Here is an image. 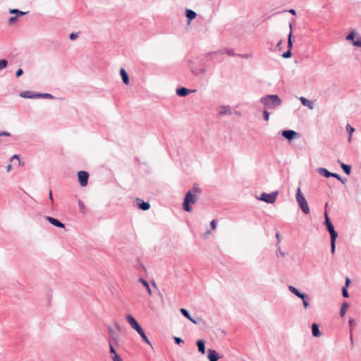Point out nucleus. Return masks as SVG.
<instances>
[{
    "label": "nucleus",
    "instance_id": "e433bc0d",
    "mask_svg": "<svg viewBox=\"0 0 361 361\" xmlns=\"http://www.w3.org/2000/svg\"><path fill=\"white\" fill-rule=\"evenodd\" d=\"M108 332L109 334V337H112L118 334V333L116 332L111 326H108Z\"/></svg>",
    "mask_w": 361,
    "mask_h": 361
},
{
    "label": "nucleus",
    "instance_id": "a211bd4d",
    "mask_svg": "<svg viewBox=\"0 0 361 361\" xmlns=\"http://www.w3.org/2000/svg\"><path fill=\"white\" fill-rule=\"evenodd\" d=\"M185 16L188 18L189 24L192 20L196 18L197 13L194 11L187 8L185 10Z\"/></svg>",
    "mask_w": 361,
    "mask_h": 361
},
{
    "label": "nucleus",
    "instance_id": "603ef678",
    "mask_svg": "<svg viewBox=\"0 0 361 361\" xmlns=\"http://www.w3.org/2000/svg\"><path fill=\"white\" fill-rule=\"evenodd\" d=\"M331 177L336 178L338 180H341V176L339 174H338V173H333V176H331Z\"/></svg>",
    "mask_w": 361,
    "mask_h": 361
},
{
    "label": "nucleus",
    "instance_id": "dca6fc26",
    "mask_svg": "<svg viewBox=\"0 0 361 361\" xmlns=\"http://www.w3.org/2000/svg\"><path fill=\"white\" fill-rule=\"evenodd\" d=\"M300 100L302 103V104L305 106L308 107L310 109H313L314 107V102L307 99V98L304 97H300Z\"/></svg>",
    "mask_w": 361,
    "mask_h": 361
},
{
    "label": "nucleus",
    "instance_id": "a878e982",
    "mask_svg": "<svg viewBox=\"0 0 361 361\" xmlns=\"http://www.w3.org/2000/svg\"><path fill=\"white\" fill-rule=\"evenodd\" d=\"M119 343V334L114 336L112 337H109V344L112 343V345H118Z\"/></svg>",
    "mask_w": 361,
    "mask_h": 361
},
{
    "label": "nucleus",
    "instance_id": "9b49d317",
    "mask_svg": "<svg viewBox=\"0 0 361 361\" xmlns=\"http://www.w3.org/2000/svg\"><path fill=\"white\" fill-rule=\"evenodd\" d=\"M281 134L287 140H292L296 137L298 133L293 130H285L282 131Z\"/></svg>",
    "mask_w": 361,
    "mask_h": 361
},
{
    "label": "nucleus",
    "instance_id": "4d7b16f0",
    "mask_svg": "<svg viewBox=\"0 0 361 361\" xmlns=\"http://www.w3.org/2000/svg\"><path fill=\"white\" fill-rule=\"evenodd\" d=\"M176 92L177 95H178L179 97H180V93H181V91H180V86L177 87Z\"/></svg>",
    "mask_w": 361,
    "mask_h": 361
},
{
    "label": "nucleus",
    "instance_id": "0e129e2a",
    "mask_svg": "<svg viewBox=\"0 0 361 361\" xmlns=\"http://www.w3.org/2000/svg\"><path fill=\"white\" fill-rule=\"evenodd\" d=\"M49 198L51 201H53V195H52V192H51V190L49 191Z\"/></svg>",
    "mask_w": 361,
    "mask_h": 361
},
{
    "label": "nucleus",
    "instance_id": "774afa93",
    "mask_svg": "<svg viewBox=\"0 0 361 361\" xmlns=\"http://www.w3.org/2000/svg\"><path fill=\"white\" fill-rule=\"evenodd\" d=\"M282 43V40H280L278 44H276L277 47H279Z\"/></svg>",
    "mask_w": 361,
    "mask_h": 361
},
{
    "label": "nucleus",
    "instance_id": "2eb2a0df",
    "mask_svg": "<svg viewBox=\"0 0 361 361\" xmlns=\"http://www.w3.org/2000/svg\"><path fill=\"white\" fill-rule=\"evenodd\" d=\"M19 95L23 98L37 99V93H35L32 91H24L20 92Z\"/></svg>",
    "mask_w": 361,
    "mask_h": 361
},
{
    "label": "nucleus",
    "instance_id": "bb28decb",
    "mask_svg": "<svg viewBox=\"0 0 361 361\" xmlns=\"http://www.w3.org/2000/svg\"><path fill=\"white\" fill-rule=\"evenodd\" d=\"M37 98L53 99L54 97L49 93H37Z\"/></svg>",
    "mask_w": 361,
    "mask_h": 361
},
{
    "label": "nucleus",
    "instance_id": "8fccbe9b",
    "mask_svg": "<svg viewBox=\"0 0 361 361\" xmlns=\"http://www.w3.org/2000/svg\"><path fill=\"white\" fill-rule=\"evenodd\" d=\"M276 238L277 239L276 246H279V244H280V242H281V239L280 234L279 233H276Z\"/></svg>",
    "mask_w": 361,
    "mask_h": 361
},
{
    "label": "nucleus",
    "instance_id": "f704fd0d",
    "mask_svg": "<svg viewBox=\"0 0 361 361\" xmlns=\"http://www.w3.org/2000/svg\"><path fill=\"white\" fill-rule=\"evenodd\" d=\"M336 238H331V252L334 254L336 250Z\"/></svg>",
    "mask_w": 361,
    "mask_h": 361
},
{
    "label": "nucleus",
    "instance_id": "79ce46f5",
    "mask_svg": "<svg viewBox=\"0 0 361 361\" xmlns=\"http://www.w3.org/2000/svg\"><path fill=\"white\" fill-rule=\"evenodd\" d=\"M109 352L111 353V354H114V355H118L116 352V350L114 347V345H112V343L111 344H109Z\"/></svg>",
    "mask_w": 361,
    "mask_h": 361
},
{
    "label": "nucleus",
    "instance_id": "c9c22d12",
    "mask_svg": "<svg viewBox=\"0 0 361 361\" xmlns=\"http://www.w3.org/2000/svg\"><path fill=\"white\" fill-rule=\"evenodd\" d=\"M8 65V61L6 59L0 60V71L6 68Z\"/></svg>",
    "mask_w": 361,
    "mask_h": 361
},
{
    "label": "nucleus",
    "instance_id": "cd10ccee",
    "mask_svg": "<svg viewBox=\"0 0 361 361\" xmlns=\"http://www.w3.org/2000/svg\"><path fill=\"white\" fill-rule=\"evenodd\" d=\"M138 281L140 283H141L146 288L148 293L149 295H152V291H151V289H150V287H149V285L148 282L147 281H145V279H142V278L138 280Z\"/></svg>",
    "mask_w": 361,
    "mask_h": 361
},
{
    "label": "nucleus",
    "instance_id": "0eeeda50",
    "mask_svg": "<svg viewBox=\"0 0 361 361\" xmlns=\"http://www.w3.org/2000/svg\"><path fill=\"white\" fill-rule=\"evenodd\" d=\"M78 181L81 186L85 187L87 185L89 173L85 171L78 172Z\"/></svg>",
    "mask_w": 361,
    "mask_h": 361
},
{
    "label": "nucleus",
    "instance_id": "37998d69",
    "mask_svg": "<svg viewBox=\"0 0 361 361\" xmlns=\"http://www.w3.org/2000/svg\"><path fill=\"white\" fill-rule=\"evenodd\" d=\"M78 34H79V32H72V33H71L69 37L71 40H74L78 37Z\"/></svg>",
    "mask_w": 361,
    "mask_h": 361
},
{
    "label": "nucleus",
    "instance_id": "6e6d98bb",
    "mask_svg": "<svg viewBox=\"0 0 361 361\" xmlns=\"http://www.w3.org/2000/svg\"><path fill=\"white\" fill-rule=\"evenodd\" d=\"M210 226L212 227V229H214L216 228V222L214 220H212L211 222H210Z\"/></svg>",
    "mask_w": 361,
    "mask_h": 361
},
{
    "label": "nucleus",
    "instance_id": "de8ad7c7",
    "mask_svg": "<svg viewBox=\"0 0 361 361\" xmlns=\"http://www.w3.org/2000/svg\"><path fill=\"white\" fill-rule=\"evenodd\" d=\"M23 74V71L22 68H19L17 70L16 73V76L17 78L21 76Z\"/></svg>",
    "mask_w": 361,
    "mask_h": 361
},
{
    "label": "nucleus",
    "instance_id": "3c124183",
    "mask_svg": "<svg viewBox=\"0 0 361 361\" xmlns=\"http://www.w3.org/2000/svg\"><path fill=\"white\" fill-rule=\"evenodd\" d=\"M350 283V279L348 277H347V278L345 279V286H344V287L348 288V287L349 286Z\"/></svg>",
    "mask_w": 361,
    "mask_h": 361
},
{
    "label": "nucleus",
    "instance_id": "4c0bfd02",
    "mask_svg": "<svg viewBox=\"0 0 361 361\" xmlns=\"http://www.w3.org/2000/svg\"><path fill=\"white\" fill-rule=\"evenodd\" d=\"M18 20V18L17 16H13V17H11L8 18V23L9 25H13L14 23H16Z\"/></svg>",
    "mask_w": 361,
    "mask_h": 361
},
{
    "label": "nucleus",
    "instance_id": "39448f33",
    "mask_svg": "<svg viewBox=\"0 0 361 361\" xmlns=\"http://www.w3.org/2000/svg\"><path fill=\"white\" fill-rule=\"evenodd\" d=\"M278 196V192H272L269 194L262 192L260 197L258 198L261 201H264L269 204H273L275 202Z\"/></svg>",
    "mask_w": 361,
    "mask_h": 361
},
{
    "label": "nucleus",
    "instance_id": "9d476101",
    "mask_svg": "<svg viewBox=\"0 0 361 361\" xmlns=\"http://www.w3.org/2000/svg\"><path fill=\"white\" fill-rule=\"evenodd\" d=\"M207 353V357L209 361H218L221 357L219 353L214 349H208Z\"/></svg>",
    "mask_w": 361,
    "mask_h": 361
},
{
    "label": "nucleus",
    "instance_id": "5701e85b",
    "mask_svg": "<svg viewBox=\"0 0 361 361\" xmlns=\"http://www.w3.org/2000/svg\"><path fill=\"white\" fill-rule=\"evenodd\" d=\"M140 336H141V338H142V341L146 343L147 344L149 345L150 346H152V344H151V342L149 341V340L148 339L147 336H146L144 330L141 328L139 331H137Z\"/></svg>",
    "mask_w": 361,
    "mask_h": 361
},
{
    "label": "nucleus",
    "instance_id": "2f4dec72",
    "mask_svg": "<svg viewBox=\"0 0 361 361\" xmlns=\"http://www.w3.org/2000/svg\"><path fill=\"white\" fill-rule=\"evenodd\" d=\"M195 90L188 89L186 87H182V97H185L188 95L190 93L195 92Z\"/></svg>",
    "mask_w": 361,
    "mask_h": 361
},
{
    "label": "nucleus",
    "instance_id": "49530a36",
    "mask_svg": "<svg viewBox=\"0 0 361 361\" xmlns=\"http://www.w3.org/2000/svg\"><path fill=\"white\" fill-rule=\"evenodd\" d=\"M113 361H123L122 358L118 355H116L112 357Z\"/></svg>",
    "mask_w": 361,
    "mask_h": 361
},
{
    "label": "nucleus",
    "instance_id": "c03bdc74",
    "mask_svg": "<svg viewBox=\"0 0 361 361\" xmlns=\"http://www.w3.org/2000/svg\"><path fill=\"white\" fill-rule=\"evenodd\" d=\"M302 300V303H303V306L306 309L309 307V302H308V300L307 299V298H301Z\"/></svg>",
    "mask_w": 361,
    "mask_h": 361
},
{
    "label": "nucleus",
    "instance_id": "c756f323",
    "mask_svg": "<svg viewBox=\"0 0 361 361\" xmlns=\"http://www.w3.org/2000/svg\"><path fill=\"white\" fill-rule=\"evenodd\" d=\"M219 52L221 54H227L228 56H235V55L234 53V51L233 49H227V48L223 49L220 50Z\"/></svg>",
    "mask_w": 361,
    "mask_h": 361
},
{
    "label": "nucleus",
    "instance_id": "09e8293b",
    "mask_svg": "<svg viewBox=\"0 0 361 361\" xmlns=\"http://www.w3.org/2000/svg\"><path fill=\"white\" fill-rule=\"evenodd\" d=\"M1 136L9 137L11 136V134L7 131H0V137Z\"/></svg>",
    "mask_w": 361,
    "mask_h": 361
},
{
    "label": "nucleus",
    "instance_id": "4468645a",
    "mask_svg": "<svg viewBox=\"0 0 361 361\" xmlns=\"http://www.w3.org/2000/svg\"><path fill=\"white\" fill-rule=\"evenodd\" d=\"M219 116H223L225 115H231L232 114L231 107L229 106H221L219 107Z\"/></svg>",
    "mask_w": 361,
    "mask_h": 361
},
{
    "label": "nucleus",
    "instance_id": "a19ab883",
    "mask_svg": "<svg viewBox=\"0 0 361 361\" xmlns=\"http://www.w3.org/2000/svg\"><path fill=\"white\" fill-rule=\"evenodd\" d=\"M263 116H264V119L265 121H269V113L267 111V109H264L263 111Z\"/></svg>",
    "mask_w": 361,
    "mask_h": 361
},
{
    "label": "nucleus",
    "instance_id": "c85d7f7f",
    "mask_svg": "<svg viewBox=\"0 0 361 361\" xmlns=\"http://www.w3.org/2000/svg\"><path fill=\"white\" fill-rule=\"evenodd\" d=\"M348 307V304L347 302H343L342 304L341 310H340V315L341 317L345 316Z\"/></svg>",
    "mask_w": 361,
    "mask_h": 361
},
{
    "label": "nucleus",
    "instance_id": "ddd939ff",
    "mask_svg": "<svg viewBox=\"0 0 361 361\" xmlns=\"http://www.w3.org/2000/svg\"><path fill=\"white\" fill-rule=\"evenodd\" d=\"M45 219L50 224H51L52 225H54V226H55L56 227H59V228H64L65 227V225L63 223H61L60 221H59L58 219H56L55 218L47 216L45 217Z\"/></svg>",
    "mask_w": 361,
    "mask_h": 361
},
{
    "label": "nucleus",
    "instance_id": "338daca9",
    "mask_svg": "<svg viewBox=\"0 0 361 361\" xmlns=\"http://www.w3.org/2000/svg\"><path fill=\"white\" fill-rule=\"evenodd\" d=\"M350 342L353 344V335H352V329H350Z\"/></svg>",
    "mask_w": 361,
    "mask_h": 361
},
{
    "label": "nucleus",
    "instance_id": "f3484780",
    "mask_svg": "<svg viewBox=\"0 0 361 361\" xmlns=\"http://www.w3.org/2000/svg\"><path fill=\"white\" fill-rule=\"evenodd\" d=\"M288 290L290 292L300 298H307V295L305 293H300L295 287L293 286H289Z\"/></svg>",
    "mask_w": 361,
    "mask_h": 361
},
{
    "label": "nucleus",
    "instance_id": "a18cd8bd",
    "mask_svg": "<svg viewBox=\"0 0 361 361\" xmlns=\"http://www.w3.org/2000/svg\"><path fill=\"white\" fill-rule=\"evenodd\" d=\"M346 129L348 130V132L351 135L354 131H355V129L354 128H353L352 126H350V124H348L347 126H346Z\"/></svg>",
    "mask_w": 361,
    "mask_h": 361
},
{
    "label": "nucleus",
    "instance_id": "680f3d73",
    "mask_svg": "<svg viewBox=\"0 0 361 361\" xmlns=\"http://www.w3.org/2000/svg\"><path fill=\"white\" fill-rule=\"evenodd\" d=\"M20 158V156L18 155V154H14L13 157H11V161H12L13 159H19Z\"/></svg>",
    "mask_w": 361,
    "mask_h": 361
},
{
    "label": "nucleus",
    "instance_id": "423d86ee",
    "mask_svg": "<svg viewBox=\"0 0 361 361\" xmlns=\"http://www.w3.org/2000/svg\"><path fill=\"white\" fill-rule=\"evenodd\" d=\"M325 224L326 226V229L329 231L330 234L331 238H337L338 233L335 231L333 224L331 223L328 214L326 212H325Z\"/></svg>",
    "mask_w": 361,
    "mask_h": 361
},
{
    "label": "nucleus",
    "instance_id": "ea45409f",
    "mask_svg": "<svg viewBox=\"0 0 361 361\" xmlns=\"http://www.w3.org/2000/svg\"><path fill=\"white\" fill-rule=\"evenodd\" d=\"M347 288H348L344 287V286L342 288V294H343V296L344 298H348L349 297V294H348Z\"/></svg>",
    "mask_w": 361,
    "mask_h": 361
},
{
    "label": "nucleus",
    "instance_id": "052dcab7",
    "mask_svg": "<svg viewBox=\"0 0 361 361\" xmlns=\"http://www.w3.org/2000/svg\"><path fill=\"white\" fill-rule=\"evenodd\" d=\"M11 169H12V165H11V164H8V165L6 166V171H7V172H9Z\"/></svg>",
    "mask_w": 361,
    "mask_h": 361
},
{
    "label": "nucleus",
    "instance_id": "5fc2aeb1",
    "mask_svg": "<svg viewBox=\"0 0 361 361\" xmlns=\"http://www.w3.org/2000/svg\"><path fill=\"white\" fill-rule=\"evenodd\" d=\"M174 340L176 344L180 345V337H174Z\"/></svg>",
    "mask_w": 361,
    "mask_h": 361
},
{
    "label": "nucleus",
    "instance_id": "13d9d810",
    "mask_svg": "<svg viewBox=\"0 0 361 361\" xmlns=\"http://www.w3.org/2000/svg\"><path fill=\"white\" fill-rule=\"evenodd\" d=\"M115 327H116V329L117 330V332L119 334V332L121 331V329H120L119 324L118 323H116V322L115 323Z\"/></svg>",
    "mask_w": 361,
    "mask_h": 361
},
{
    "label": "nucleus",
    "instance_id": "6ab92c4d",
    "mask_svg": "<svg viewBox=\"0 0 361 361\" xmlns=\"http://www.w3.org/2000/svg\"><path fill=\"white\" fill-rule=\"evenodd\" d=\"M120 74L122 78L123 82L126 85H128L130 82L129 77L124 68H121L120 71Z\"/></svg>",
    "mask_w": 361,
    "mask_h": 361
},
{
    "label": "nucleus",
    "instance_id": "6e6552de",
    "mask_svg": "<svg viewBox=\"0 0 361 361\" xmlns=\"http://www.w3.org/2000/svg\"><path fill=\"white\" fill-rule=\"evenodd\" d=\"M126 319L128 323L131 326V328L135 330L136 331H139L142 328L133 315L127 314L126 316Z\"/></svg>",
    "mask_w": 361,
    "mask_h": 361
},
{
    "label": "nucleus",
    "instance_id": "b1692460",
    "mask_svg": "<svg viewBox=\"0 0 361 361\" xmlns=\"http://www.w3.org/2000/svg\"><path fill=\"white\" fill-rule=\"evenodd\" d=\"M290 27V32L288 34V49L291 50V48L293 47V42H292V23L289 24Z\"/></svg>",
    "mask_w": 361,
    "mask_h": 361
},
{
    "label": "nucleus",
    "instance_id": "393cba45",
    "mask_svg": "<svg viewBox=\"0 0 361 361\" xmlns=\"http://www.w3.org/2000/svg\"><path fill=\"white\" fill-rule=\"evenodd\" d=\"M9 13L11 14H16L17 16V18L20 17V16H24L27 13L26 12H23V11H21L17 8H12V9H10L9 10Z\"/></svg>",
    "mask_w": 361,
    "mask_h": 361
},
{
    "label": "nucleus",
    "instance_id": "4be33fe9",
    "mask_svg": "<svg viewBox=\"0 0 361 361\" xmlns=\"http://www.w3.org/2000/svg\"><path fill=\"white\" fill-rule=\"evenodd\" d=\"M318 172L321 175V176H323L326 178H329L331 177V176H333V173L329 171L326 169L325 168H319L318 169Z\"/></svg>",
    "mask_w": 361,
    "mask_h": 361
},
{
    "label": "nucleus",
    "instance_id": "20e7f679",
    "mask_svg": "<svg viewBox=\"0 0 361 361\" xmlns=\"http://www.w3.org/2000/svg\"><path fill=\"white\" fill-rule=\"evenodd\" d=\"M191 71L195 74H202L205 73L206 71V66L204 63H202L200 60L196 59L195 61H191Z\"/></svg>",
    "mask_w": 361,
    "mask_h": 361
},
{
    "label": "nucleus",
    "instance_id": "e2e57ef3",
    "mask_svg": "<svg viewBox=\"0 0 361 361\" xmlns=\"http://www.w3.org/2000/svg\"><path fill=\"white\" fill-rule=\"evenodd\" d=\"M288 12L293 15H295L296 14V11L294 10V9H290L288 11Z\"/></svg>",
    "mask_w": 361,
    "mask_h": 361
},
{
    "label": "nucleus",
    "instance_id": "aec40b11",
    "mask_svg": "<svg viewBox=\"0 0 361 361\" xmlns=\"http://www.w3.org/2000/svg\"><path fill=\"white\" fill-rule=\"evenodd\" d=\"M312 332L314 337H319L322 335L319 329V325L316 323H314L312 325Z\"/></svg>",
    "mask_w": 361,
    "mask_h": 361
},
{
    "label": "nucleus",
    "instance_id": "7c9ffc66",
    "mask_svg": "<svg viewBox=\"0 0 361 361\" xmlns=\"http://www.w3.org/2000/svg\"><path fill=\"white\" fill-rule=\"evenodd\" d=\"M341 167L347 175H349L350 173L351 166L350 165L341 163Z\"/></svg>",
    "mask_w": 361,
    "mask_h": 361
},
{
    "label": "nucleus",
    "instance_id": "58836bf2",
    "mask_svg": "<svg viewBox=\"0 0 361 361\" xmlns=\"http://www.w3.org/2000/svg\"><path fill=\"white\" fill-rule=\"evenodd\" d=\"M291 50L290 49H288L286 51H285L283 54H282V56L285 59H288V58H290L291 56Z\"/></svg>",
    "mask_w": 361,
    "mask_h": 361
},
{
    "label": "nucleus",
    "instance_id": "1a4fd4ad",
    "mask_svg": "<svg viewBox=\"0 0 361 361\" xmlns=\"http://www.w3.org/2000/svg\"><path fill=\"white\" fill-rule=\"evenodd\" d=\"M182 315H183L185 317L188 318L190 321H191L192 323H194L195 324H199L202 322V319L200 317H197L196 319L192 318L189 312L187 310L183 309V308H182Z\"/></svg>",
    "mask_w": 361,
    "mask_h": 361
},
{
    "label": "nucleus",
    "instance_id": "473e14b6",
    "mask_svg": "<svg viewBox=\"0 0 361 361\" xmlns=\"http://www.w3.org/2000/svg\"><path fill=\"white\" fill-rule=\"evenodd\" d=\"M357 35H358L355 32V31H352L347 35L346 39L353 42V40H355V38L357 37Z\"/></svg>",
    "mask_w": 361,
    "mask_h": 361
},
{
    "label": "nucleus",
    "instance_id": "69168bd1",
    "mask_svg": "<svg viewBox=\"0 0 361 361\" xmlns=\"http://www.w3.org/2000/svg\"><path fill=\"white\" fill-rule=\"evenodd\" d=\"M239 56L242 57V58H244V59H247L249 57V54H244V55H238Z\"/></svg>",
    "mask_w": 361,
    "mask_h": 361
},
{
    "label": "nucleus",
    "instance_id": "412c9836",
    "mask_svg": "<svg viewBox=\"0 0 361 361\" xmlns=\"http://www.w3.org/2000/svg\"><path fill=\"white\" fill-rule=\"evenodd\" d=\"M196 344L199 352L204 355L205 353V341L204 340H198Z\"/></svg>",
    "mask_w": 361,
    "mask_h": 361
},
{
    "label": "nucleus",
    "instance_id": "f257e3e1",
    "mask_svg": "<svg viewBox=\"0 0 361 361\" xmlns=\"http://www.w3.org/2000/svg\"><path fill=\"white\" fill-rule=\"evenodd\" d=\"M201 193L202 190L199 185L196 183L194 184L192 188L186 192L183 202L182 203V208L185 212H192V205L195 204L197 202Z\"/></svg>",
    "mask_w": 361,
    "mask_h": 361
},
{
    "label": "nucleus",
    "instance_id": "bf43d9fd",
    "mask_svg": "<svg viewBox=\"0 0 361 361\" xmlns=\"http://www.w3.org/2000/svg\"><path fill=\"white\" fill-rule=\"evenodd\" d=\"M278 247V251H279V253L281 256L283 257L285 256V253L283 252L281 250H280V246H277Z\"/></svg>",
    "mask_w": 361,
    "mask_h": 361
},
{
    "label": "nucleus",
    "instance_id": "7ed1b4c3",
    "mask_svg": "<svg viewBox=\"0 0 361 361\" xmlns=\"http://www.w3.org/2000/svg\"><path fill=\"white\" fill-rule=\"evenodd\" d=\"M296 200L304 214H308L310 212L307 202L302 194L300 188L298 187L296 192Z\"/></svg>",
    "mask_w": 361,
    "mask_h": 361
},
{
    "label": "nucleus",
    "instance_id": "f8f14e48",
    "mask_svg": "<svg viewBox=\"0 0 361 361\" xmlns=\"http://www.w3.org/2000/svg\"><path fill=\"white\" fill-rule=\"evenodd\" d=\"M137 207L143 211H147L150 208V204L148 202H144L140 198L137 199Z\"/></svg>",
    "mask_w": 361,
    "mask_h": 361
},
{
    "label": "nucleus",
    "instance_id": "864d4df0",
    "mask_svg": "<svg viewBox=\"0 0 361 361\" xmlns=\"http://www.w3.org/2000/svg\"><path fill=\"white\" fill-rule=\"evenodd\" d=\"M349 325H350L351 327L354 326L355 325V320H354V319H350V320H349Z\"/></svg>",
    "mask_w": 361,
    "mask_h": 361
},
{
    "label": "nucleus",
    "instance_id": "f03ea898",
    "mask_svg": "<svg viewBox=\"0 0 361 361\" xmlns=\"http://www.w3.org/2000/svg\"><path fill=\"white\" fill-rule=\"evenodd\" d=\"M260 102L264 105L265 109H274L281 104V100L277 94L261 97Z\"/></svg>",
    "mask_w": 361,
    "mask_h": 361
},
{
    "label": "nucleus",
    "instance_id": "72a5a7b5",
    "mask_svg": "<svg viewBox=\"0 0 361 361\" xmlns=\"http://www.w3.org/2000/svg\"><path fill=\"white\" fill-rule=\"evenodd\" d=\"M353 44L357 47H361V36L357 35L355 40L353 41Z\"/></svg>",
    "mask_w": 361,
    "mask_h": 361
}]
</instances>
